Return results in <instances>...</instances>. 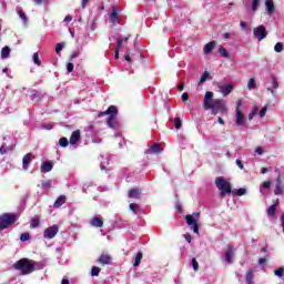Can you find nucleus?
<instances>
[{
    "label": "nucleus",
    "instance_id": "72a5a7b5",
    "mask_svg": "<svg viewBox=\"0 0 284 284\" xmlns=\"http://www.w3.org/2000/svg\"><path fill=\"white\" fill-rule=\"evenodd\" d=\"M219 52H220L221 57H224V59H229L230 58V52H227V50L225 48L221 47L219 49Z\"/></svg>",
    "mask_w": 284,
    "mask_h": 284
},
{
    "label": "nucleus",
    "instance_id": "5701e85b",
    "mask_svg": "<svg viewBox=\"0 0 284 284\" xmlns=\"http://www.w3.org/2000/svg\"><path fill=\"white\" fill-rule=\"evenodd\" d=\"M65 203V195H60L54 204H53V207L58 209V207H61V205H63Z\"/></svg>",
    "mask_w": 284,
    "mask_h": 284
},
{
    "label": "nucleus",
    "instance_id": "c9c22d12",
    "mask_svg": "<svg viewBox=\"0 0 284 284\" xmlns=\"http://www.w3.org/2000/svg\"><path fill=\"white\" fill-rule=\"evenodd\" d=\"M260 6H261V0H253V2H252V11L256 12V10H258Z\"/></svg>",
    "mask_w": 284,
    "mask_h": 284
},
{
    "label": "nucleus",
    "instance_id": "603ef678",
    "mask_svg": "<svg viewBox=\"0 0 284 284\" xmlns=\"http://www.w3.org/2000/svg\"><path fill=\"white\" fill-rule=\"evenodd\" d=\"M271 186H272V182H270V181H266V182H264V183L262 184V187H263L264 190H270Z\"/></svg>",
    "mask_w": 284,
    "mask_h": 284
},
{
    "label": "nucleus",
    "instance_id": "8fccbe9b",
    "mask_svg": "<svg viewBox=\"0 0 284 284\" xmlns=\"http://www.w3.org/2000/svg\"><path fill=\"white\" fill-rule=\"evenodd\" d=\"M67 70H68L69 73H70V72H73V71H74V64L71 63V62H68V63H67Z\"/></svg>",
    "mask_w": 284,
    "mask_h": 284
},
{
    "label": "nucleus",
    "instance_id": "09e8293b",
    "mask_svg": "<svg viewBox=\"0 0 284 284\" xmlns=\"http://www.w3.org/2000/svg\"><path fill=\"white\" fill-rule=\"evenodd\" d=\"M272 85H273V90H278V81L274 77L272 79Z\"/></svg>",
    "mask_w": 284,
    "mask_h": 284
},
{
    "label": "nucleus",
    "instance_id": "79ce46f5",
    "mask_svg": "<svg viewBox=\"0 0 284 284\" xmlns=\"http://www.w3.org/2000/svg\"><path fill=\"white\" fill-rule=\"evenodd\" d=\"M209 77H210V72L205 71L200 79V83H205V81H207Z\"/></svg>",
    "mask_w": 284,
    "mask_h": 284
},
{
    "label": "nucleus",
    "instance_id": "9d476101",
    "mask_svg": "<svg viewBox=\"0 0 284 284\" xmlns=\"http://www.w3.org/2000/svg\"><path fill=\"white\" fill-rule=\"evenodd\" d=\"M217 90L223 97H230V94H232V90H234V84H232V83H227L224 85L219 84Z\"/></svg>",
    "mask_w": 284,
    "mask_h": 284
},
{
    "label": "nucleus",
    "instance_id": "6e6d98bb",
    "mask_svg": "<svg viewBox=\"0 0 284 284\" xmlns=\"http://www.w3.org/2000/svg\"><path fill=\"white\" fill-rule=\"evenodd\" d=\"M41 128L42 130H52V124L42 123Z\"/></svg>",
    "mask_w": 284,
    "mask_h": 284
},
{
    "label": "nucleus",
    "instance_id": "2eb2a0df",
    "mask_svg": "<svg viewBox=\"0 0 284 284\" xmlns=\"http://www.w3.org/2000/svg\"><path fill=\"white\" fill-rule=\"evenodd\" d=\"M31 162H32V153H27L22 159V169L28 170L30 168Z\"/></svg>",
    "mask_w": 284,
    "mask_h": 284
},
{
    "label": "nucleus",
    "instance_id": "f3484780",
    "mask_svg": "<svg viewBox=\"0 0 284 284\" xmlns=\"http://www.w3.org/2000/svg\"><path fill=\"white\" fill-rule=\"evenodd\" d=\"M98 262H100L101 265H110V263H112V257L108 254H102Z\"/></svg>",
    "mask_w": 284,
    "mask_h": 284
},
{
    "label": "nucleus",
    "instance_id": "37998d69",
    "mask_svg": "<svg viewBox=\"0 0 284 284\" xmlns=\"http://www.w3.org/2000/svg\"><path fill=\"white\" fill-rule=\"evenodd\" d=\"M121 48H123V38H118L116 39V47L115 50H121Z\"/></svg>",
    "mask_w": 284,
    "mask_h": 284
},
{
    "label": "nucleus",
    "instance_id": "a19ab883",
    "mask_svg": "<svg viewBox=\"0 0 284 284\" xmlns=\"http://www.w3.org/2000/svg\"><path fill=\"white\" fill-rule=\"evenodd\" d=\"M63 48H65V42H59L55 47L57 54H59V52H61V50H63Z\"/></svg>",
    "mask_w": 284,
    "mask_h": 284
},
{
    "label": "nucleus",
    "instance_id": "4be33fe9",
    "mask_svg": "<svg viewBox=\"0 0 284 284\" xmlns=\"http://www.w3.org/2000/svg\"><path fill=\"white\" fill-rule=\"evenodd\" d=\"M276 207H278V200L267 209V216H274L276 214Z\"/></svg>",
    "mask_w": 284,
    "mask_h": 284
},
{
    "label": "nucleus",
    "instance_id": "9b49d317",
    "mask_svg": "<svg viewBox=\"0 0 284 284\" xmlns=\"http://www.w3.org/2000/svg\"><path fill=\"white\" fill-rule=\"evenodd\" d=\"M234 254H235L234 246L229 245L224 256V261L227 265H232V258Z\"/></svg>",
    "mask_w": 284,
    "mask_h": 284
},
{
    "label": "nucleus",
    "instance_id": "4c0bfd02",
    "mask_svg": "<svg viewBox=\"0 0 284 284\" xmlns=\"http://www.w3.org/2000/svg\"><path fill=\"white\" fill-rule=\"evenodd\" d=\"M70 142L67 140V138H61L60 140H59V145L61 146V148H68V144H69Z\"/></svg>",
    "mask_w": 284,
    "mask_h": 284
},
{
    "label": "nucleus",
    "instance_id": "393cba45",
    "mask_svg": "<svg viewBox=\"0 0 284 284\" xmlns=\"http://www.w3.org/2000/svg\"><path fill=\"white\" fill-rule=\"evenodd\" d=\"M129 199H141V193L138 189H132L129 191Z\"/></svg>",
    "mask_w": 284,
    "mask_h": 284
},
{
    "label": "nucleus",
    "instance_id": "69168bd1",
    "mask_svg": "<svg viewBox=\"0 0 284 284\" xmlns=\"http://www.w3.org/2000/svg\"><path fill=\"white\" fill-rule=\"evenodd\" d=\"M184 89H185V84H183V82H181V83L179 84V87H178V90H179L180 92H183Z\"/></svg>",
    "mask_w": 284,
    "mask_h": 284
},
{
    "label": "nucleus",
    "instance_id": "6ab92c4d",
    "mask_svg": "<svg viewBox=\"0 0 284 284\" xmlns=\"http://www.w3.org/2000/svg\"><path fill=\"white\" fill-rule=\"evenodd\" d=\"M265 8L267 14H273L274 10H276L274 7V0H265Z\"/></svg>",
    "mask_w": 284,
    "mask_h": 284
},
{
    "label": "nucleus",
    "instance_id": "f257e3e1",
    "mask_svg": "<svg viewBox=\"0 0 284 284\" xmlns=\"http://www.w3.org/2000/svg\"><path fill=\"white\" fill-rule=\"evenodd\" d=\"M204 110H212L211 114L216 116V114H225L227 112V105L223 99H214V92L207 91L203 100Z\"/></svg>",
    "mask_w": 284,
    "mask_h": 284
},
{
    "label": "nucleus",
    "instance_id": "ea45409f",
    "mask_svg": "<svg viewBox=\"0 0 284 284\" xmlns=\"http://www.w3.org/2000/svg\"><path fill=\"white\" fill-rule=\"evenodd\" d=\"M173 123L176 130H181V118H174Z\"/></svg>",
    "mask_w": 284,
    "mask_h": 284
},
{
    "label": "nucleus",
    "instance_id": "c756f323",
    "mask_svg": "<svg viewBox=\"0 0 284 284\" xmlns=\"http://www.w3.org/2000/svg\"><path fill=\"white\" fill-rule=\"evenodd\" d=\"M129 207L133 214H139L141 212V207L136 203H131Z\"/></svg>",
    "mask_w": 284,
    "mask_h": 284
},
{
    "label": "nucleus",
    "instance_id": "c85d7f7f",
    "mask_svg": "<svg viewBox=\"0 0 284 284\" xmlns=\"http://www.w3.org/2000/svg\"><path fill=\"white\" fill-rule=\"evenodd\" d=\"M17 12L20 19L23 21V23H28V16H26V12H23V9L17 8Z\"/></svg>",
    "mask_w": 284,
    "mask_h": 284
},
{
    "label": "nucleus",
    "instance_id": "13d9d810",
    "mask_svg": "<svg viewBox=\"0 0 284 284\" xmlns=\"http://www.w3.org/2000/svg\"><path fill=\"white\" fill-rule=\"evenodd\" d=\"M189 99H190V94H187V92H184L182 94V101L185 103V101H189Z\"/></svg>",
    "mask_w": 284,
    "mask_h": 284
},
{
    "label": "nucleus",
    "instance_id": "a878e982",
    "mask_svg": "<svg viewBox=\"0 0 284 284\" xmlns=\"http://www.w3.org/2000/svg\"><path fill=\"white\" fill-rule=\"evenodd\" d=\"M143 260V253L142 252H138L135 257H134V267H139L141 265V261Z\"/></svg>",
    "mask_w": 284,
    "mask_h": 284
},
{
    "label": "nucleus",
    "instance_id": "338daca9",
    "mask_svg": "<svg viewBox=\"0 0 284 284\" xmlns=\"http://www.w3.org/2000/svg\"><path fill=\"white\" fill-rule=\"evenodd\" d=\"M64 21L70 23V21H72V16H65Z\"/></svg>",
    "mask_w": 284,
    "mask_h": 284
},
{
    "label": "nucleus",
    "instance_id": "f03ea898",
    "mask_svg": "<svg viewBox=\"0 0 284 284\" xmlns=\"http://www.w3.org/2000/svg\"><path fill=\"white\" fill-rule=\"evenodd\" d=\"M215 186L221 191L220 196L222 199H225L226 194H236V196H244V194H247V189L245 187L232 191V184L227 182L223 176L215 179Z\"/></svg>",
    "mask_w": 284,
    "mask_h": 284
},
{
    "label": "nucleus",
    "instance_id": "dca6fc26",
    "mask_svg": "<svg viewBox=\"0 0 284 284\" xmlns=\"http://www.w3.org/2000/svg\"><path fill=\"white\" fill-rule=\"evenodd\" d=\"M110 21L115 26V23H119V11L116 7H113L110 13Z\"/></svg>",
    "mask_w": 284,
    "mask_h": 284
},
{
    "label": "nucleus",
    "instance_id": "bb28decb",
    "mask_svg": "<svg viewBox=\"0 0 284 284\" xmlns=\"http://www.w3.org/2000/svg\"><path fill=\"white\" fill-rule=\"evenodd\" d=\"M10 52H11L10 47L2 48V50H1V59H10Z\"/></svg>",
    "mask_w": 284,
    "mask_h": 284
},
{
    "label": "nucleus",
    "instance_id": "cd10ccee",
    "mask_svg": "<svg viewBox=\"0 0 284 284\" xmlns=\"http://www.w3.org/2000/svg\"><path fill=\"white\" fill-rule=\"evenodd\" d=\"M91 225L93 227H101L103 225V220L99 219V217H93L91 220Z\"/></svg>",
    "mask_w": 284,
    "mask_h": 284
},
{
    "label": "nucleus",
    "instance_id": "0e129e2a",
    "mask_svg": "<svg viewBox=\"0 0 284 284\" xmlns=\"http://www.w3.org/2000/svg\"><path fill=\"white\" fill-rule=\"evenodd\" d=\"M254 116H256V112H255V111H252V112L248 114V121H252V119H254Z\"/></svg>",
    "mask_w": 284,
    "mask_h": 284
},
{
    "label": "nucleus",
    "instance_id": "a211bd4d",
    "mask_svg": "<svg viewBox=\"0 0 284 284\" xmlns=\"http://www.w3.org/2000/svg\"><path fill=\"white\" fill-rule=\"evenodd\" d=\"M214 48H216L215 41H211V42L206 43L203 49L204 54L205 55L210 54L212 52V50H214Z\"/></svg>",
    "mask_w": 284,
    "mask_h": 284
},
{
    "label": "nucleus",
    "instance_id": "e2e57ef3",
    "mask_svg": "<svg viewBox=\"0 0 284 284\" xmlns=\"http://www.w3.org/2000/svg\"><path fill=\"white\" fill-rule=\"evenodd\" d=\"M37 6H41V3H48V0H33Z\"/></svg>",
    "mask_w": 284,
    "mask_h": 284
},
{
    "label": "nucleus",
    "instance_id": "bf43d9fd",
    "mask_svg": "<svg viewBox=\"0 0 284 284\" xmlns=\"http://www.w3.org/2000/svg\"><path fill=\"white\" fill-rule=\"evenodd\" d=\"M184 239L187 241V243H192V235H190V233H185Z\"/></svg>",
    "mask_w": 284,
    "mask_h": 284
},
{
    "label": "nucleus",
    "instance_id": "774afa93",
    "mask_svg": "<svg viewBox=\"0 0 284 284\" xmlns=\"http://www.w3.org/2000/svg\"><path fill=\"white\" fill-rule=\"evenodd\" d=\"M90 2V0H82V8L85 9V6H88V3Z\"/></svg>",
    "mask_w": 284,
    "mask_h": 284
},
{
    "label": "nucleus",
    "instance_id": "5fc2aeb1",
    "mask_svg": "<svg viewBox=\"0 0 284 284\" xmlns=\"http://www.w3.org/2000/svg\"><path fill=\"white\" fill-rule=\"evenodd\" d=\"M265 114H267V106H264V108L260 111V116H261V119H263V116H265Z\"/></svg>",
    "mask_w": 284,
    "mask_h": 284
},
{
    "label": "nucleus",
    "instance_id": "423d86ee",
    "mask_svg": "<svg viewBox=\"0 0 284 284\" xmlns=\"http://www.w3.org/2000/svg\"><path fill=\"white\" fill-rule=\"evenodd\" d=\"M17 222V215L12 213H4L0 216V232L6 230L9 225Z\"/></svg>",
    "mask_w": 284,
    "mask_h": 284
},
{
    "label": "nucleus",
    "instance_id": "de8ad7c7",
    "mask_svg": "<svg viewBox=\"0 0 284 284\" xmlns=\"http://www.w3.org/2000/svg\"><path fill=\"white\" fill-rule=\"evenodd\" d=\"M32 224H31V227L34 229V227H39V219L37 217H33L31 220Z\"/></svg>",
    "mask_w": 284,
    "mask_h": 284
},
{
    "label": "nucleus",
    "instance_id": "1a4fd4ad",
    "mask_svg": "<svg viewBox=\"0 0 284 284\" xmlns=\"http://www.w3.org/2000/svg\"><path fill=\"white\" fill-rule=\"evenodd\" d=\"M59 234V226L57 224L44 230L43 236L48 240L54 239Z\"/></svg>",
    "mask_w": 284,
    "mask_h": 284
},
{
    "label": "nucleus",
    "instance_id": "e433bc0d",
    "mask_svg": "<svg viewBox=\"0 0 284 284\" xmlns=\"http://www.w3.org/2000/svg\"><path fill=\"white\" fill-rule=\"evenodd\" d=\"M100 273H101V268L99 266H93L91 268V276H99Z\"/></svg>",
    "mask_w": 284,
    "mask_h": 284
},
{
    "label": "nucleus",
    "instance_id": "49530a36",
    "mask_svg": "<svg viewBox=\"0 0 284 284\" xmlns=\"http://www.w3.org/2000/svg\"><path fill=\"white\" fill-rule=\"evenodd\" d=\"M33 63H36V65H41V60L39 59V53H34L33 54Z\"/></svg>",
    "mask_w": 284,
    "mask_h": 284
},
{
    "label": "nucleus",
    "instance_id": "b1692460",
    "mask_svg": "<svg viewBox=\"0 0 284 284\" xmlns=\"http://www.w3.org/2000/svg\"><path fill=\"white\" fill-rule=\"evenodd\" d=\"M245 281L247 284H253L254 282V271L248 270L245 275Z\"/></svg>",
    "mask_w": 284,
    "mask_h": 284
},
{
    "label": "nucleus",
    "instance_id": "2f4dec72",
    "mask_svg": "<svg viewBox=\"0 0 284 284\" xmlns=\"http://www.w3.org/2000/svg\"><path fill=\"white\" fill-rule=\"evenodd\" d=\"M275 194L276 195L283 194V187L281 186V178H277V184L275 186Z\"/></svg>",
    "mask_w": 284,
    "mask_h": 284
},
{
    "label": "nucleus",
    "instance_id": "ddd939ff",
    "mask_svg": "<svg viewBox=\"0 0 284 284\" xmlns=\"http://www.w3.org/2000/svg\"><path fill=\"white\" fill-rule=\"evenodd\" d=\"M81 140V131L77 130L74 131L71 136H70V140H69V143L71 145H75L77 143H79V141Z\"/></svg>",
    "mask_w": 284,
    "mask_h": 284
},
{
    "label": "nucleus",
    "instance_id": "7c9ffc66",
    "mask_svg": "<svg viewBox=\"0 0 284 284\" xmlns=\"http://www.w3.org/2000/svg\"><path fill=\"white\" fill-rule=\"evenodd\" d=\"M274 274H275V276H277V278H283V276H284V266H281V267L274 270Z\"/></svg>",
    "mask_w": 284,
    "mask_h": 284
},
{
    "label": "nucleus",
    "instance_id": "680f3d73",
    "mask_svg": "<svg viewBox=\"0 0 284 284\" xmlns=\"http://www.w3.org/2000/svg\"><path fill=\"white\" fill-rule=\"evenodd\" d=\"M125 61H128V63H132V58H130V53L126 52L124 55Z\"/></svg>",
    "mask_w": 284,
    "mask_h": 284
},
{
    "label": "nucleus",
    "instance_id": "412c9836",
    "mask_svg": "<svg viewBox=\"0 0 284 284\" xmlns=\"http://www.w3.org/2000/svg\"><path fill=\"white\" fill-rule=\"evenodd\" d=\"M31 99L32 101H41V99H43V93H41V91L32 90Z\"/></svg>",
    "mask_w": 284,
    "mask_h": 284
},
{
    "label": "nucleus",
    "instance_id": "c03bdc74",
    "mask_svg": "<svg viewBox=\"0 0 284 284\" xmlns=\"http://www.w3.org/2000/svg\"><path fill=\"white\" fill-rule=\"evenodd\" d=\"M191 263L194 272H199V262L196 261V258L193 257Z\"/></svg>",
    "mask_w": 284,
    "mask_h": 284
},
{
    "label": "nucleus",
    "instance_id": "58836bf2",
    "mask_svg": "<svg viewBox=\"0 0 284 284\" xmlns=\"http://www.w3.org/2000/svg\"><path fill=\"white\" fill-rule=\"evenodd\" d=\"M20 241H21L22 243H26V241H30V233H22V234L20 235Z\"/></svg>",
    "mask_w": 284,
    "mask_h": 284
},
{
    "label": "nucleus",
    "instance_id": "6e6552de",
    "mask_svg": "<svg viewBox=\"0 0 284 284\" xmlns=\"http://www.w3.org/2000/svg\"><path fill=\"white\" fill-rule=\"evenodd\" d=\"M253 34L258 41H263V39L267 37V30L265 29V26H258L254 28Z\"/></svg>",
    "mask_w": 284,
    "mask_h": 284
},
{
    "label": "nucleus",
    "instance_id": "4468645a",
    "mask_svg": "<svg viewBox=\"0 0 284 284\" xmlns=\"http://www.w3.org/2000/svg\"><path fill=\"white\" fill-rule=\"evenodd\" d=\"M52 168H54V164L52 162H43L40 166V170L42 174H48V172H52Z\"/></svg>",
    "mask_w": 284,
    "mask_h": 284
},
{
    "label": "nucleus",
    "instance_id": "39448f33",
    "mask_svg": "<svg viewBox=\"0 0 284 284\" xmlns=\"http://www.w3.org/2000/svg\"><path fill=\"white\" fill-rule=\"evenodd\" d=\"M201 217V213L195 212L192 215L187 214L185 216V221L187 225H190L191 230H193L194 234H199V219Z\"/></svg>",
    "mask_w": 284,
    "mask_h": 284
},
{
    "label": "nucleus",
    "instance_id": "20e7f679",
    "mask_svg": "<svg viewBox=\"0 0 284 284\" xmlns=\"http://www.w3.org/2000/svg\"><path fill=\"white\" fill-rule=\"evenodd\" d=\"M14 270L21 272V274H32L37 268L34 267V261L28 258H21L13 264Z\"/></svg>",
    "mask_w": 284,
    "mask_h": 284
},
{
    "label": "nucleus",
    "instance_id": "a18cd8bd",
    "mask_svg": "<svg viewBox=\"0 0 284 284\" xmlns=\"http://www.w3.org/2000/svg\"><path fill=\"white\" fill-rule=\"evenodd\" d=\"M275 52H283V42H277L274 47Z\"/></svg>",
    "mask_w": 284,
    "mask_h": 284
},
{
    "label": "nucleus",
    "instance_id": "7ed1b4c3",
    "mask_svg": "<svg viewBox=\"0 0 284 284\" xmlns=\"http://www.w3.org/2000/svg\"><path fill=\"white\" fill-rule=\"evenodd\" d=\"M116 114H119V109L115 105H110L106 111L100 112L99 116H109L106 120L108 128L111 130H119V122H116Z\"/></svg>",
    "mask_w": 284,
    "mask_h": 284
},
{
    "label": "nucleus",
    "instance_id": "4d7b16f0",
    "mask_svg": "<svg viewBox=\"0 0 284 284\" xmlns=\"http://www.w3.org/2000/svg\"><path fill=\"white\" fill-rule=\"evenodd\" d=\"M255 154H258L260 156L263 155V148L262 146H257L255 149Z\"/></svg>",
    "mask_w": 284,
    "mask_h": 284
},
{
    "label": "nucleus",
    "instance_id": "3c124183",
    "mask_svg": "<svg viewBox=\"0 0 284 284\" xmlns=\"http://www.w3.org/2000/svg\"><path fill=\"white\" fill-rule=\"evenodd\" d=\"M80 54H81V51H73V52L71 53V57H70L71 61H72L73 59H77L78 57H80Z\"/></svg>",
    "mask_w": 284,
    "mask_h": 284
},
{
    "label": "nucleus",
    "instance_id": "052dcab7",
    "mask_svg": "<svg viewBox=\"0 0 284 284\" xmlns=\"http://www.w3.org/2000/svg\"><path fill=\"white\" fill-rule=\"evenodd\" d=\"M235 163H236L237 168H240V170H243L245 168L241 160H236Z\"/></svg>",
    "mask_w": 284,
    "mask_h": 284
},
{
    "label": "nucleus",
    "instance_id": "f8f14e48",
    "mask_svg": "<svg viewBox=\"0 0 284 284\" xmlns=\"http://www.w3.org/2000/svg\"><path fill=\"white\" fill-rule=\"evenodd\" d=\"M14 145H17V143H14V141H12V143L9 145L7 142H3L0 148V154H7L8 152H12V150H14Z\"/></svg>",
    "mask_w": 284,
    "mask_h": 284
},
{
    "label": "nucleus",
    "instance_id": "864d4df0",
    "mask_svg": "<svg viewBox=\"0 0 284 284\" xmlns=\"http://www.w3.org/2000/svg\"><path fill=\"white\" fill-rule=\"evenodd\" d=\"M240 28H242V30H244V32H247V22L241 21L240 22Z\"/></svg>",
    "mask_w": 284,
    "mask_h": 284
},
{
    "label": "nucleus",
    "instance_id": "473e14b6",
    "mask_svg": "<svg viewBox=\"0 0 284 284\" xmlns=\"http://www.w3.org/2000/svg\"><path fill=\"white\" fill-rule=\"evenodd\" d=\"M255 88H256V80L254 78H251L247 83V89L255 90Z\"/></svg>",
    "mask_w": 284,
    "mask_h": 284
},
{
    "label": "nucleus",
    "instance_id": "f704fd0d",
    "mask_svg": "<svg viewBox=\"0 0 284 284\" xmlns=\"http://www.w3.org/2000/svg\"><path fill=\"white\" fill-rule=\"evenodd\" d=\"M50 187H52V180L42 182V190H50Z\"/></svg>",
    "mask_w": 284,
    "mask_h": 284
},
{
    "label": "nucleus",
    "instance_id": "aec40b11",
    "mask_svg": "<svg viewBox=\"0 0 284 284\" xmlns=\"http://www.w3.org/2000/svg\"><path fill=\"white\" fill-rule=\"evenodd\" d=\"M161 152V145L159 143H155L150 149L145 151V154H159Z\"/></svg>",
    "mask_w": 284,
    "mask_h": 284
},
{
    "label": "nucleus",
    "instance_id": "0eeeda50",
    "mask_svg": "<svg viewBox=\"0 0 284 284\" xmlns=\"http://www.w3.org/2000/svg\"><path fill=\"white\" fill-rule=\"evenodd\" d=\"M242 105H243V100H239L236 102V109H235V124L239 126L245 125V115L243 114V111H241Z\"/></svg>",
    "mask_w": 284,
    "mask_h": 284
}]
</instances>
